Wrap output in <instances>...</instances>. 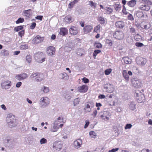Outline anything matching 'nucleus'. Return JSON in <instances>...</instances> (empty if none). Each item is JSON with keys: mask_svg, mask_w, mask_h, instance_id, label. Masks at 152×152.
Wrapping results in <instances>:
<instances>
[{"mask_svg": "<svg viewBox=\"0 0 152 152\" xmlns=\"http://www.w3.org/2000/svg\"><path fill=\"white\" fill-rule=\"evenodd\" d=\"M100 26L99 25H98L94 28V32L97 33L100 31Z\"/></svg>", "mask_w": 152, "mask_h": 152, "instance_id": "a19ab883", "label": "nucleus"}, {"mask_svg": "<svg viewBox=\"0 0 152 152\" xmlns=\"http://www.w3.org/2000/svg\"><path fill=\"white\" fill-rule=\"evenodd\" d=\"M24 21V19L22 18H20L15 21L16 24H19L23 22Z\"/></svg>", "mask_w": 152, "mask_h": 152, "instance_id": "58836bf2", "label": "nucleus"}, {"mask_svg": "<svg viewBox=\"0 0 152 152\" xmlns=\"http://www.w3.org/2000/svg\"><path fill=\"white\" fill-rule=\"evenodd\" d=\"M122 74L123 77L126 80H129V77L128 75V73L126 70H123L122 72Z\"/></svg>", "mask_w": 152, "mask_h": 152, "instance_id": "393cba45", "label": "nucleus"}, {"mask_svg": "<svg viewBox=\"0 0 152 152\" xmlns=\"http://www.w3.org/2000/svg\"><path fill=\"white\" fill-rule=\"evenodd\" d=\"M47 52L48 55L53 56L55 53V48L52 46H50L47 48Z\"/></svg>", "mask_w": 152, "mask_h": 152, "instance_id": "ddd939ff", "label": "nucleus"}, {"mask_svg": "<svg viewBox=\"0 0 152 152\" xmlns=\"http://www.w3.org/2000/svg\"><path fill=\"white\" fill-rule=\"evenodd\" d=\"M98 20L101 24H104L105 23V20L103 17H100L98 18Z\"/></svg>", "mask_w": 152, "mask_h": 152, "instance_id": "2f4dec72", "label": "nucleus"}, {"mask_svg": "<svg viewBox=\"0 0 152 152\" xmlns=\"http://www.w3.org/2000/svg\"><path fill=\"white\" fill-rule=\"evenodd\" d=\"M28 46L27 45H22L20 46V48L22 50H26L27 49Z\"/></svg>", "mask_w": 152, "mask_h": 152, "instance_id": "09e8293b", "label": "nucleus"}, {"mask_svg": "<svg viewBox=\"0 0 152 152\" xmlns=\"http://www.w3.org/2000/svg\"><path fill=\"white\" fill-rule=\"evenodd\" d=\"M112 69L110 68L107 69L104 71V73L105 75H108L112 72Z\"/></svg>", "mask_w": 152, "mask_h": 152, "instance_id": "37998d69", "label": "nucleus"}, {"mask_svg": "<svg viewBox=\"0 0 152 152\" xmlns=\"http://www.w3.org/2000/svg\"><path fill=\"white\" fill-rule=\"evenodd\" d=\"M24 30H22L21 31H19L18 32V35L20 37H22V36L24 35Z\"/></svg>", "mask_w": 152, "mask_h": 152, "instance_id": "6e6d98bb", "label": "nucleus"}, {"mask_svg": "<svg viewBox=\"0 0 152 152\" xmlns=\"http://www.w3.org/2000/svg\"><path fill=\"white\" fill-rule=\"evenodd\" d=\"M79 32V30L76 26H71L69 29V32L70 34L73 35L77 34Z\"/></svg>", "mask_w": 152, "mask_h": 152, "instance_id": "4468645a", "label": "nucleus"}, {"mask_svg": "<svg viewBox=\"0 0 152 152\" xmlns=\"http://www.w3.org/2000/svg\"><path fill=\"white\" fill-rule=\"evenodd\" d=\"M105 98V96L104 95H100L98 96V98L100 99H104Z\"/></svg>", "mask_w": 152, "mask_h": 152, "instance_id": "774afa93", "label": "nucleus"}, {"mask_svg": "<svg viewBox=\"0 0 152 152\" xmlns=\"http://www.w3.org/2000/svg\"><path fill=\"white\" fill-rule=\"evenodd\" d=\"M135 45L138 47H141L144 46V45L142 43L140 42H137Z\"/></svg>", "mask_w": 152, "mask_h": 152, "instance_id": "8fccbe9b", "label": "nucleus"}, {"mask_svg": "<svg viewBox=\"0 0 152 152\" xmlns=\"http://www.w3.org/2000/svg\"><path fill=\"white\" fill-rule=\"evenodd\" d=\"M58 128H59L57 126H53V128H51V131L52 132H55L57 131Z\"/></svg>", "mask_w": 152, "mask_h": 152, "instance_id": "49530a36", "label": "nucleus"}, {"mask_svg": "<svg viewBox=\"0 0 152 152\" xmlns=\"http://www.w3.org/2000/svg\"><path fill=\"white\" fill-rule=\"evenodd\" d=\"M50 100L46 96L42 97L40 100V102L42 106H46L50 103Z\"/></svg>", "mask_w": 152, "mask_h": 152, "instance_id": "6e6552de", "label": "nucleus"}, {"mask_svg": "<svg viewBox=\"0 0 152 152\" xmlns=\"http://www.w3.org/2000/svg\"><path fill=\"white\" fill-rule=\"evenodd\" d=\"M43 16L42 15H38L35 17L36 19L39 20H42L43 18Z\"/></svg>", "mask_w": 152, "mask_h": 152, "instance_id": "680f3d73", "label": "nucleus"}, {"mask_svg": "<svg viewBox=\"0 0 152 152\" xmlns=\"http://www.w3.org/2000/svg\"><path fill=\"white\" fill-rule=\"evenodd\" d=\"M82 141L80 139H78L75 141L74 142V145L75 148H79L82 144Z\"/></svg>", "mask_w": 152, "mask_h": 152, "instance_id": "6ab92c4d", "label": "nucleus"}, {"mask_svg": "<svg viewBox=\"0 0 152 152\" xmlns=\"http://www.w3.org/2000/svg\"><path fill=\"white\" fill-rule=\"evenodd\" d=\"M89 134L91 137L93 138H95L96 135V133L94 131H91L89 132Z\"/></svg>", "mask_w": 152, "mask_h": 152, "instance_id": "c03bdc74", "label": "nucleus"}, {"mask_svg": "<svg viewBox=\"0 0 152 152\" xmlns=\"http://www.w3.org/2000/svg\"><path fill=\"white\" fill-rule=\"evenodd\" d=\"M94 45L96 48H102V46L101 43L99 42H95L94 43Z\"/></svg>", "mask_w": 152, "mask_h": 152, "instance_id": "e433bc0d", "label": "nucleus"}, {"mask_svg": "<svg viewBox=\"0 0 152 152\" xmlns=\"http://www.w3.org/2000/svg\"><path fill=\"white\" fill-rule=\"evenodd\" d=\"M41 91L44 93H47L49 92V89L48 87L44 86L43 88H42Z\"/></svg>", "mask_w": 152, "mask_h": 152, "instance_id": "c9c22d12", "label": "nucleus"}, {"mask_svg": "<svg viewBox=\"0 0 152 152\" xmlns=\"http://www.w3.org/2000/svg\"><path fill=\"white\" fill-rule=\"evenodd\" d=\"M115 25L116 28H122L125 26V23L122 21H119L115 23Z\"/></svg>", "mask_w": 152, "mask_h": 152, "instance_id": "f3484780", "label": "nucleus"}, {"mask_svg": "<svg viewBox=\"0 0 152 152\" xmlns=\"http://www.w3.org/2000/svg\"><path fill=\"white\" fill-rule=\"evenodd\" d=\"M135 106V104H134L133 103L132 104V103H131L129 105L130 108L133 110H134L136 108Z\"/></svg>", "mask_w": 152, "mask_h": 152, "instance_id": "5fc2aeb1", "label": "nucleus"}, {"mask_svg": "<svg viewBox=\"0 0 152 152\" xmlns=\"http://www.w3.org/2000/svg\"><path fill=\"white\" fill-rule=\"evenodd\" d=\"M119 149L118 148H113L111 150H110L109 152H115L118 151Z\"/></svg>", "mask_w": 152, "mask_h": 152, "instance_id": "69168bd1", "label": "nucleus"}, {"mask_svg": "<svg viewBox=\"0 0 152 152\" xmlns=\"http://www.w3.org/2000/svg\"><path fill=\"white\" fill-rule=\"evenodd\" d=\"M104 88L106 89V91L109 93H111L114 91V88L113 86L110 84L107 85Z\"/></svg>", "mask_w": 152, "mask_h": 152, "instance_id": "a211bd4d", "label": "nucleus"}, {"mask_svg": "<svg viewBox=\"0 0 152 152\" xmlns=\"http://www.w3.org/2000/svg\"><path fill=\"white\" fill-rule=\"evenodd\" d=\"M128 20H134V18L132 15L129 14L128 16Z\"/></svg>", "mask_w": 152, "mask_h": 152, "instance_id": "4d7b16f0", "label": "nucleus"}, {"mask_svg": "<svg viewBox=\"0 0 152 152\" xmlns=\"http://www.w3.org/2000/svg\"><path fill=\"white\" fill-rule=\"evenodd\" d=\"M65 19L66 21L69 23H72L74 21V19L72 18L71 16L69 15H68L65 17Z\"/></svg>", "mask_w": 152, "mask_h": 152, "instance_id": "a878e982", "label": "nucleus"}, {"mask_svg": "<svg viewBox=\"0 0 152 152\" xmlns=\"http://www.w3.org/2000/svg\"><path fill=\"white\" fill-rule=\"evenodd\" d=\"M9 55V51L6 50H2L0 53V55L1 56H7Z\"/></svg>", "mask_w": 152, "mask_h": 152, "instance_id": "cd10ccee", "label": "nucleus"}, {"mask_svg": "<svg viewBox=\"0 0 152 152\" xmlns=\"http://www.w3.org/2000/svg\"><path fill=\"white\" fill-rule=\"evenodd\" d=\"M97 111L96 110H95L93 111V113L91 115L93 116L94 118H95L96 117L97 114Z\"/></svg>", "mask_w": 152, "mask_h": 152, "instance_id": "052dcab7", "label": "nucleus"}, {"mask_svg": "<svg viewBox=\"0 0 152 152\" xmlns=\"http://www.w3.org/2000/svg\"><path fill=\"white\" fill-rule=\"evenodd\" d=\"M124 63L126 64H129L130 63V59L128 58L125 57L124 58Z\"/></svg>", "mask_w": 152, "mask_h": 152, "instance_id": "a18cd8bd", "label": "nucleus"}, {"mask_svg": "<svg viewBox=\"0 0 152 152\" xmlns=\"http://www.w3.org/2000/svg\"><path fill=\"white\" fill-rule=\"evenodd\" d=\"M90 5L92 7H94V8L96 7V4L94 3L92 1H89Z\"/></svg>", "mask_w": 152, "mask_h": 152, "instance_id": "de8ad7c7", "label": "nucleus"}, {"mask_svg": "<svg viewBox=\"0 0 152 152\" xmlns=\"http://www.w3.org/2000/svg\"><path fill=\"white\" fill-rule=\"evenodd\" d=\"M106 13L107 14H110L113 12V9L110 7H107L105 8Z\"/></svg>", "mask_w": 152, "mask_h": 152, "instance_id": "f704fd0d", "label": "nucleus"}, {"mask_svg": "<svg viewBox=\"0 0 152 152\" xmlns=\"http://www.w3.org/2000/svg\"><path fill=\"white\" fill-rule=\"evenodd\" d=\"M85 22L83 21L79 22V24L83 27V31L84 34H88L92 31L93 29V26L89 24H86L85 25Z\"/></svg>", "mask_w": 152, "mask_h": 152, "instance_id": "f257e3e1", "label": "nucleus"}, {"mask_svg": "<svg viewBox=\"0 0 152 152\" xmlns=\"http://www.w3.org/2000/svg\"><path fill=\"white\" fill-rule=\"evenodd\" d=\"M45 55L43 53L39 52L35 53L34 55V58L38 62L42 63L45 61Z\"/></svg>", "mask_w": 152, "mask_h": 152, "instance_id": "7ed1b4c3", "label": "nucleus"}, {"mask_svg": "<svg viewBox=\"0 0 152 152\" xmlns=\"http://www.w3.org/2000/svg\"><path fill=\"white\" fill-rule=\"evenodd\" d=\"M151 26V24L148 23H143L142 22L141 23V27L143 28L146 30L149 29Z\"/></svg>", "mask_w": 152, "mask_h": 152, "instance_id": "aec40b11", "label": "nucleus"}, {"mask_svg": "<svg viewBox=\"0 0 152 152\" xmlns=\"http://www.w3.org/2000/svg\"><path fill=\"white\" fill-rule=\"evenodd\" d=\"M105 42L106 43L110 46H112L113 45V42L112 41L109 39H106L105 40Z\"/></svg>", "mask_w": 152, "mask_h": 152, "instance_id": "79ce46f5", "label": "nucleus"}, {"mask_svg": "<svg viewBox=\"0 0 152 152\" xmlns=\"http://www.w3.org/2000/svg\"><path fill=\"white\" fill-rule=\"evenodd\" d=\"M136 14L137 16L139 18H142L144 16L143 12L139 11H137L136 12Z\"/></svg>", "mask_w": 152, "mask_h": 152, "instance_id": "c85d7f7f", "label": "nucleus"}, {"mask_svg": "<svg viewBox=\"0 0 152 152\" xmlns=\"http://www.w3.org/2000/svg\"><path fill=\"white\" fill-rule=\"evenodd\" d=\"M26 60L27 62L28 63L30 64L32 61V57L30 55H27L26 57Z\"/></svg>", "mask_w": 152, "mask_h": 152, "instance_id": "c756f323", "label": "nucleus"}, {"mask_svg": "<svg viewBox=\"0 0 152 152\" xmlns=\"http://www.w3.org/2000/svg\"><path fill=\"white\" fill-rule=\"evenodd\" d=\"M94 107V103L92 101H89L86 103L83 110L86 113L90 112L92 108Z\"/></svg>", "mask_w": 152, "mask_h": 152, "instance_id": "39448f33", "label": "nucleus"}, {"mask_svg": "<svg viewBox=\"0 0 152 152\" xmlns=\"http://www.w3.org/2000/svg\"><path fill=\"white\" fill-rule=\"evenodd\" d=\"M36 24L35 23H33L30 26V28L31 29H34L36 27Z\"/></svg>", "mask_w": 152, "mask_h": 152, "instance_id": "bf43d9fd", "label": "nucleus"}, {"mask_svg": "<svg viewBox=\"0 0 152 152\" xmlns=\"http://www.w3.org/2000/svg\"><path fill=\"white\" fill-rule=\"evenodd\" d=\"M68 30L66 28H60L59 34L61 35L64 36L67 34Z\"/></svg>", "mask_w": 152, "mask_h": 152, "instance_id": "4be33fe9", "label": "nucleus"}, {"mask_svg": "<svg viewBox=\"0 0 152 152\" xmlns=\"http://www.w3.org/2000/svg\"><path fill=\"white\" fill-rule=\"evenodd\" d=\"M47 142V140L46 139L44 138H42L40 140V143L41 144L46 143Z\"/></svg>", "mask_w": 152, "mask_h": 152, "instance_id": "3c124183", "label": "nucleus"}, {"mask_svg": "<svg viewBox=\"0 0 152 152\" xmlns=\"http://www.w3.org/2000/svg\"><path fill=\"white\" fill-rule=\"evenodd\" d=\"M23 28V26H20L15 27L14 28V30L15 31L18 32L20 30H22Z\"/></svg>", "mask_w": 152, "mask_h": 152, "instance_id": "473e14b6", "label": "nucleus"}, {"mask_svg": "<svg viewBox=\"0 0 152 152\" xmlns=\"http://www.w3.org/2000/svg\"><path fill=\"white\" fill-rule=\"evenodd\" d=\"M28 77V75L26 73H24L17 75L15 78L19 80H21L26 78Z\"/></svg>", "mask_w": 152, "mask_h": 152, "instance_id": "2eb2a0df", "label": "nucleus"}, {"mask_svg": "<svg viewBox=\"0 0 152 152\" xmlns=\"http://www.w3.org/2000/svg\"><path fill=\"white\" fill-rule=\"evenodd\" d=\"M11 82L8 80L4 81L1 83V86L2 88L7 89L11 86Z\"/></svg>", "mask_w": 152, "mask_h": 152, "instance_id": "9b49d317", "label": "nucleus"}, {"mask_svg": "<svg viewBox=\"0 0 152 152\" xmlns=\"http://www.w3.org/2000/svg\"><path fill=\"white\" fill-rule=\"evenodd\" d=\"M89 123H90L88 120L86 121V124L85 125L84 128H86L88 126V125L89 124Z\"/></svg>", "mask_w": 152, "mask_h": 152, "instance_id": "e2e57ef3", "label": "nucleus"}, {"mask_svg": "<svg viewBox=\"0 0 152 152\" xmlns=\"http://www.w3.org/2000/svg\"><path fill=\"white\" fill-rule=\"evenodd\" d=\"M79 0H74L72 1L68 5V7L69 8H72L73 6L76 3H77Z\"/></svg>", "mask_w": 152, "mask_h": 152, "instance_id": "b1692460", "label": "nucleus"}, {"mask_svg": "<svg viewBox=\"0 0 152 152\" xmlns=\"http://www.w3.org/2000/svg\"><path fill=\"white\" fill-rule=\"evenodd\" d=\"M132 86L136 88H139L141 86L140 82L135 78L132 80Z\"/></svg>", "mask_w": 152, "mask_h": 152, "instance_id": "1a4fd4ad", "label": "nucleus"}, {"mask_svg": "<svg viewBox=\"0 0 152 152\" xmlns=\"http://www.w3.org/2000/svg\"><path fill=\"white\" fill-rule=\"evenodd\" d=\"M31 11V9H29L26 10H25L23 11V12L25 15L27 17H29L31 13L30 12V11Z\"/></svg>", "mask_w": 152, "mask_h": 152, "instance_id": "ea45409f", "label": "nucleus"}, {"mask_svg": "<svg viewBox=\"0 0 152 152\" xmlns=\"http://www.w3.org/2000/svg\"><path fill=\"white\" fill-rule=\"evenodd\" d=\"M15 119V116L12 114H9L7 115V123H12Z\"/></svg>", "mask_w": 152, "mask_h": 152, "instance_id": "dca6fc26", "label": "nucleus"}, {"mask_svg": "<svg viewBox=\"0 0 152 152\" xmlns=\"http://www.w3.org/2000/svg\"><path fill=\"white\" fill-rule=\"evenodd\" d=\"M132 126V124H127L126 125V126L125 127V129H130L131 128Z\"/></svg>", "mask_w": 152, "mask_h": 152, "instance_id": "13d9d810", "label": "nucleus"}, {"mask_svg": "<svg viewBox=\"0 0 152 152\" xmlns=\"http://www.w3.org/2000/svg\"><path fill=\"white\" fill-rule=\"evenodd\" d=\"M116 11H119L121 10V7L120 4L116 3L113 5Z\"/></svg>", "mask_w": 152, "mask_h": 152, "instance_id": "bb28decb", "label": "nucleus"}, {"mask_svg": "<svg viewBox=\"0 0 152 152\" xmlns=\"http://www.w3.org/2000/svg\"><path fill=\"white\" fill-rule=\"evenodd\" d=\"M101 52V51L99 50H94L93 54V56L94 58L95 59L96 56L98 54L100 53Z\"/></svg>", "mask_w": 152, "mask_h": 152, "instance_id": "72a5a7b5", "label": "nucleus"}, {"mask_svg": "<svg viewBox=\"0 0 152 152\" xmlns=\"http://www.w3.org/2000/svg\"><path fill=\"white\" fill-rule=\"evenodd\" d=\"M130 32L131 33H134L135 32V29L133 28V27H131L130 28Z\"/></svg>", "mask_w": 152, "mask_h": 152, "instance_id": "338daca9", "label": "nucleus"}, {"mask_svg": "<svg viewBox=\"0 0 152 152\" xmlns=\"http://www.w3.org/2000/svg\"><path fill=\"white\" fill-rule=\"evenodd\" d=\"M82 80L83 81L84 83H87L89 82V80L85 77H83L82 79Z\"/></svg>", "mask_w": 152, "mask_h": 152, "instance_id": "864d4df0", "label": "nucleus"}, {"mask_svg": "<svg viewBox=\"0 0 152 152\" xmlns=\"http://www.w3.org/2000/svg\"><path fill=\"white\" fill-rule=\"evenodd\" d=\"M88 88V86L87 85H83L78 88V91L80 93H85L87 92Z\"/></svg>", "mask_w": 152, "mask_h": 152, "instance_id": "f8f14e48", "label": "nucleus"}, {"mask_svg": "<svg viewBox=\"0 0 152 152\" xmlns=\"http://www.w3.org/2000/svg\"><path fill=\"white\" fill-rule=\"evenodd\" d=\"M136 4V1L135 0H132L128 2L127 5L130 7H133Z\"/></svg>", "mask_w": 152, "mask_h": 152, "instance_id": "5701e85b", "label": "nucleus"}, {"mask_svg": "<svg viewBox=\"0 0 152 152\" xmlns=\"http://www.w3.org/2000/svg\"><path fill=\"white\" fill-rule=\"evenodd\" d=\"M74 103L75 105L79 104V101H78V99H75L74 101Z\"/></svg>", "mask_w": 152, "mask_h": 152, "instance_id": "0e129e2a", "label": "nucleus"}, {"mask_svg": "<svg viewBox=\"0 0 152 152\" xmlns=\"http://www.w3.org/2000/svg\"><path fill=\"white\" fill-rule=\"evenodd\" d=\"M69 78V76L66 73H63L62 74L61 78L62 79L65 80H67Z\"/></svg>", "mask_w": 152, "mask_h": 152, "instance_id": "7c9ffc66", "label": "nucleus"}, {"mask_svg": "<svg viewBox=\"0 0 152 152\" xmlns=\"http://www.w3.org/2000/svg\"><path fill=\"white\" fill-rule=\"evenodd\" d=\"M122 12L125 15H126L127 14V12L126 11V9L125 6L124 5L123 6Z\"/></svg>", "mask_w": 152, "mask_h": 152, "instance_id": "603ef678", "label": "nucleus"}, {"mask_svg": "<svg viewBox=\"0 0 152 152\" xmlns=\"http://www.w3.org/2000/svg\"><path fill=\"white\" fill-rule=\"evenodd\" d=\"M139 8L141 10L147 11L149 10L150 7L148 4H144L141 5Z\"/></svg>", "mask_w": 152, "mask_h": 152, "instance_id": "412c9836", "label": "nucleus"}, {"mask_svg": "<svg viewBox=\"0 0 152 152\" xmlns=\"http://www.w3.org/2000/svg\"><path fill=\"white\" fill-rule=\"evenodd\" d=\"M113 37L117 40H122L124 39V34L123 31L117 30L114 31L113 34Z\"/></svg>", "mask_w": 152, "mask_h": 152, "instance_id": "20e7f679", "label": "nucleus"}, {"mask_svg": "<svg viewBox=\"0 0 152 152\" xmlns=\"http://www.w3.org/2000/svg\"><path fill=\"white\" fill-rule=\"evenodd\" d=\"M31 79L34 78L37 81H41L44 78V75L42 74L38 73H32L30 76Z\"/></svg>", "mask_w": 152, "mask_h": 152, "instance_id": "423d86ee", "label": "nucleus"}, {"mask_svg": "<svg viewBox=\"0 0 152 152\" xmlns=\"http://www.w3.org/2000/svg\"><path fill=\"white\" fill-rule=\"evenodd\" d=\"M53 148L57 151H60L62 147V145L60 142H55L53 145Z\"/></svg>", "mask_w": 152, "mask_h": 152, "instance_id": "9d476101", "label": "nucleus"}, {"mask_svg": "<svg viewBox=\"0 0 152 152\" xmlns=\"http://www.w3.org/2000/svg\"><path fill=\"white\" fill-rule=\"evenodd\" d=\"M45 39V37H41L39 35H37L32 40L34 44H37L42 42Z\"/></svg>", "mask_w": 152, "mask_h": 152, "instance_id": "0eeeda50", "label": "nucleus"}, {"mask_svg": "<svg viewBox=\"0 0 152 152\" xmlns=\"http://www.w3.org/2000/svg\"><path fill=\"white\" fill-rule=\"evenodd\" d=\"M134 96L137 102L139 103L144 102L145 101V96L144 94L140 91H135Z\"/></svg>", "mask_w": 152, "mask_h": 152, "instance_id": "f03ea898", "label": "nucleus"}, {"mask_svg": "<svg viewBox=\"0 0 152 152\" xmlns=\"http://www.w3.org/2000/svg\"><path fill=\"white\" fill-rule=\"evenodd\" d=\"M134 39L137 41H140L141 39V37L138 34H137L134 36Z\"/></svg>", "mask_w": 152, "mask_h": 152, "instance_id": "4c0bfd02", "label": "nucleus"}]
</instances>
